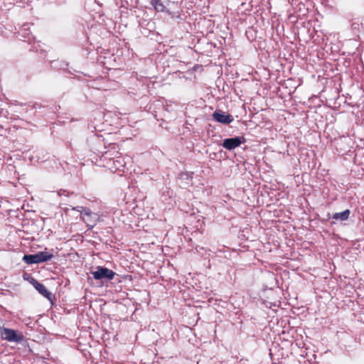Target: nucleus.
I'll return each instance as SVG.
<instances>
[{"label": "nucleus", "instance_id": "1", "mask_svg": "<svg viewBox=\"0 0 364 364\" xmlns=\"http://www.w3.org/2000/svg\"><path fill=\"white\" fill-rule=\"evenodd\" d=\"M95 164L120 176L128 170L124 161H97Z\"/></svg>", "mask_w": 364, "mask_h": 364}, {"label": "nucleus", "instance_id": "2", "mask_svg": "<svg viewBox=\"0 0 364 364\" xmlns=\"http://www.w3.org/2000/svg\"><path fill=\"white\" fill-rule=\"evenodd\" d=\"M53 257V255L48 252H38L35 255H25L23 261L28 264H38L48 262Z\"/></svg>", "mask_w": 364, "mask_h": 364}, {"label": "nucleus", "instance_id": "3", "mask_svg": "<svg viewBox=\"0 0 364 364\" xmlns=\"http://www.w3.org/2000/svg\"><path fill=\"white\" fill-rule=\"evenodd\" d=\"M93 277L97 280H111L116 274L114 272L104 267H97L95 272H92Z\"/></svg>", "mask_w": 364, "mask_h": 364}, {"label": "nucleus", "instance_id": "4", "mask_svg": "<svg viewBox=\"0 0 364 364\" xmlns=\"http://www.w3.org/2000/svg\"><path fill=\"white\" fill-rule=\"evenodd\" d=\"M246 142V139L244 136H235L225 139L222 142V146L230 151L240 146L242 144Z\"/></svg>", "mask_w": 364, "mask_h": 364}, {"label": "nucleus", "instance_id": "5", "mask_svg": "<svg viewBox=\"0 0 364 364\" xmlns=\"http://www.w3.org/2000/svg\"><path fill=\"white\" fill-rule=\"evenodd\" d=\"M212 117L216 122L225 125L230 124L234 120L231 114H227L221 109H216L213 113Z\"/></svg>", "mask_w": 364, "mask_h": 364}, {"label": "nucleus", "instance_id": "6", "mask_svg": "<svg viewBox=\"0 0 364 364\" xmlns=\"http://www.w3.org/2000/svg\"><path fill=\"white\" fill-rule=\"evenodd\" d=\"M149 1L156 12H166L172 18L175 16L174 13L170 11L168 9H166L161 0H149Z\"/></svg>", "mask_w": 364, "mask_h": 364}, {"label": "nucleus", "instance_id": "7", "mask_svg": "<svg viewBox=\"0 0 364 364\" xmlns=\"http://www.w3.org/2000/svg\"><path fill=\"white\" fill-rule=\"evenodd\" d=\"M39 294H41L42 296L48 299V300H52V294L48 291L46 287L41 283L38 282L34 287H33Z\"/></svg>", "mask_w": 364, "mask_h": 364}, {"label": "nucleus", "instance_id": "8", "mask_svg": "<svg viewBox=\"0 0 364 364\" xmlns=\"http://www.w3.org/2000/svg\"><path fill=\"white\" fill-rule=\"evenodd\" d=\"M350 215V210L346 209L341 213H336L333 215L332 218L336 220L346 221L347 220Z\"/></svg>", "mask_w": 364, "mask_h": 364}, {"label": "nucleus", "instance_id": "9", "mask_svg": "<svg viewBox=\"0 0 364 364\" xmlns=\"http://www.w3.org/2000/svg\"><path fill=\"white\" fill-rule=\"evenodd\" d=\"M78 208L82 209L83 212L82 213V216L87 217V218H96L97 215L93 213L90 209L79 206Z\"/></svg>", "mask_w": 364, "mask_h": 364}, {"label": "nucleus", "instance_id": "10", "mask_svg": "<svg viewBox=\"0 0 364 364\" xmlns=\"http://www.w3.org/2000/svg\"><path fill=\"white\" fill-rule=\"evenodd\" d=\"M25 280H27L30 284H31L33 287L38 282L36 279H34L30 274H24L23 276Z\"/></svg>", "mask_w": 364, "mask_h": 364}, {"label": "nucleus", "instance_id": "11", "mask_svg": "<svg viewBox=\"0 0 364 364\" xmlns=\"http://www.w3.org/2000/svg\"><path fill=\"white\" fill-rule=\"evenodd\" d=\"M93 218H87L85 216H82V220L87 223V226L90 228H93L95 225V220H92Z\"/></svg>", "mask_w": 364, "mask_h": 364}, {"label": "nucleus", "instance_id": "12", "mask_svg": "<svg viewBox=\"0 0 364 364\" xmlns=\"http://www.w3.org/2000/svg\"><path fill=\"white\" fill-rule=\"evenodd\" d=\"M193 172H191L190 173H181V177L182 178H192V177H193Z\"/></svg>", "mask_w": 364, "mask_h": 364}, {"label": "nucleus", "instance_id": "13", "mask_svg": "<svg viewBox=\"0 0 364 364\" xmlns=\"http://www.w3.org/2000/svg\"><path fill=\"white\" fill-rule=\"evenodd\" d=\"M110 152H111V151L105 152V156H104L105 159H109V160L114 159V157L112 156V154H110Z\"/></svg>", "mask_w": 364, "mask_h": 364}, {"label": "nucleus", "instance_id": "14", "mask_svg": "<svg viewBox=\"0 0 364 364\" xmlns=\"http://www.w3.org/2000/svg\"><path fill=\"white\" fill-rule=\"evenodd\" d=\"M55 4L57 5H63L66 4V0H56Z\"/></svg>", "mask_w": 364, "mask_h": 364}, {"label": "nucleus", "instance_id": "15", "mask_svg": "<svg viewBox=\"0 0 364 364\" xmlns=\"http://www.w3.org/2000/svg\"><path fill=\"white\" fill-rule=\"evenodd\" d=\"M33 107L34 109H37L44 108V107H45V106H43V105H41L38 104L37 102H36V103H34V105H33Z\"/></svg>", "mask_w": 364, "mask_h": 364}, {"label": "nucleus", "instance_id": "16", "mask_svg": "<svg viewBox=\"0 0 364 364\" xmlns=\"http://www.w3.org/2000/svg\"><path fill=\"white\" fill-rule=\"evenodd\" d=\"M352 29H358L359 27V23H353L351 25Z\"/></svg>", "mask_w": 364, "mask_h": 364}, {"label": "nucleus", "instance_id": "17", "mask_svg": "<svg viewBox=\"0 0 364 364\" xmlns=\"http://www.w3.org/2000/svg\"><path fill=\"white\" fill-rule=\"evenodd\" d=\"M79 206L76 207V208H74L73 209L77 210V211H79L81 213V214L83 212V210L82 209H80V208H78Z\"/></svg>", "mask_w": 364, "mask_h": 364}, {"label": "nucleus", "instance_id": "18", "mask_svg": "<svg viewBox=\"0 0 364 364\" xmlns=\"http://www.w3.org/2000/svg\"><path fill=\"white\" fill-rule=\"evenodd\" d=\"M14 105H17L23 106V105H24L25 104H23V103H19L18 101H15Z\"/></svg>", "mask_w": 364, "mask_h": 364}, {"label": "nucleus", "instance_id": "19", "mask_svg": "<svg viewBox=\"0 0 364 364\" xmlns=\"http://www.w3.org/2000/svg\"><path fill=\"white\" fill-rule=\"evenodd\" d=\"M117 154L114 157H116V158H117V159H118V158H120V157H122V154L119 153L118 151H117Z\"/></svg>", "mask_w": 364, "mask_h": 364}, {"label": "nucleus", "instance_id": "20", "mask_svg": "<svg viewBox=\"0 0 364 364\" xmlns=\"http://www.w3.org/2000/svg\"><path fill=\"white\" fill-rule=\"evenodd\" d=\"M28 159H29V160L33 159V156H28Z\"/></svg>", "mask_w": 364, "mask_h": 364}, {"label": "nucleus", "instance_id": "21", "mask_svg": "<svg viewBox=\"0 0 364 364\" xmlns=\"http://www.w3.org/2000/svg\"><path fill=\"white\" fill-rule=\"evenodd\" d=\"M68 146H69L70 149H72V147H71V143H69Z\"/></svg>", "mask_w": 364, "mask_h": 364}]
</instances>
